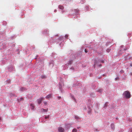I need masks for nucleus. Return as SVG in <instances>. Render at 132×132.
<instances>
[{
    "label": "nucleus",
    "instance_id": "0eeeda50",
    "mask_svg": "<svg viewBox=\"0 0 132 132\" xmlns=\"http://www.w3.org/2000/svg\"><path fill=\"white\" fill-rule=\"evenodd\" d=\"M11 80L10 79L7 80L6 81L5 83L6 84H9L10 83Z\"/></svg>",
    "mask_w": 132,
    "mask_h": 132
},
{
    "label": "nucleus",
    "instance_id": "1a4fd4ad",
    "mask_svg": "<svg viewBox=\"0 0 132 132\" xmlns=\"http://www.w3.org/2000/svg\"><path fill=\"white\" fill-rule=\"evenodd\" d=\"M59 8L60 9H63L64 8L63 6L61 5H59Z\"/></svg>",
    "mask_w": 132,
    "mask_h": 132
},
{
    "label": "nucleus",
    "instance_id": "20e7f679",
    "mask_svg": "<svg viewBox=\"0 0 132 132\" xmlns=\"http://www.w3.org/2000/svg\"><path fill=\"white\" fill-rule=\"evenodd\" d=\"M48 108H47L46 109H44L42 108L41 109V112H47L48 111Z\"/></svg>",
    "mask_w": 132,
    "mask_h": 132
},
{
    "label": "nucleus",
    "instance_id": "9b49d317",
    "mask_svg": "<svg viewBox=\"0 0 132 132\" xmlns=\"http://www.w3.org/2000/svg\"><path fill=\"white\" fill-rule=\"evenodd\" d=\"M77 131V130L76 129L74 128L72 130V132H76Z\"/></svg>",
    "mask_w": 132,
    "mask_h": 132
},
{
    "label": "nucleus",
    "instance_id": "f3484780",
    "mask_svg": "<svg viewBox=\"0 0 132 132\" xmlns=\"http://www.w3.org/2000/svg\"><path fill=\"white\" fill-rule=\"evenodd\" d=\"M75 119H79V118L77 116H76L75 117Z\"/></svg>",
    "mask_w": 132,
    "mask_h": 132
},
{
    "label": "nucleus",
    "instance_id": "aec40b11",
    "mask_svg": "<svg viewBox=\"0 0 132 132\" xmlns=\"http://www.w3.org/2000/svg\"><path fill=\"white\" fill-rule=\"evenodd\" d=\"M119 77H117L116 78H115V79L116 80H118L119 79Z\"/></svg>",
    "mask_w": 132,
    "mask_h": 132
},
{
    "label": "nucleus",
    "instance_id": "c85d7f7f",
    "mask_svg": "<svg viewBox=\"0 0 132 132\" xmlns=\"http://www.w3.org/2000/svg\"><path fill=\"white\" fill-rule=\"evenodd\" d=\"M99 65L100 66H101V65L100 64V65Z\"/></svg>",
    "mask_w": 132,
    "mask_h": 132
},
{
    "label": "nucleus",
    "instance_id": "ddd939ff",
    "mask_svg": "<svg viewBox=\"0 0 132 132\" xmlns=\"http://www.w3.org/2000/svg\"><path fill=\"white\" fill-rule=\"evenodd\" d=\"M44 105L45 106H46L47 105V103L46 102H44Z\"/></svg>",
    "mask_w": 132,
    "mask_h": 132
},
{
    "label": "nucleus",
    "instance_id": "f8f14e48",
    "mask_svg": "<svg viewBox=\"0 0 132 132\" xmlns=\"http://www.w3.org/2000/svg\"><path fill=\"white\" fill-rule=\"evenodd\" d=\"M111 49L110 48H108L107 49L106 51L107 52L109 53Z\"/></svg>",
    "mask_w": 132,
    "mask_h": 132
},
{
    "label": "nucleus",
    "instance_id": "423d86ee",
    "mask_svg": "<svg viewBox=\"0 0 132 132\" xmlns=\"http://www.w3.org/2000/svg\"><path fill=\"white\" fill-rule=\"evenodd\" d=\"M111 127L112 129L114 130L115 127H114V125L113 123H111Z\"/></svg>",
    "mask_w": 132,
    "mask_h": 132
},
{
    "label": "nucleus",
    "instance_id": "6e6552de",
    "mask_svg": "<svg viewBox=\"0 0 132 132\" xmlns=\"http://www.w3.org/2000/svg\"><path fill=\"white\" fill-rule=\"evenodd\" d=\"M73 61L72 60H70L69 61L68 64V65L71 64L72 63Z\"/></svg>",
    "mask_w": 132,
    "mask_h": 132
},
{
    "label": "nucleus",
    "instance_id": "a211bd4d",
    "mask_svg": "<svg viewBox=\"0 0 132 132\" xmlns=\"http://www.w3.org/2000/svg\"><path fill=\"white\" fill-rule=\"evenodd\" d=\"M68 37V35H65V37L66 38H67Z\"/></svg>",
    "mask_w": 132,
    "mask_h": 132
},
{
    "label": "nucleus",
    "instance_id": "b1692460",
    "mask_svg": "<svg viewBox=\"0 0 132 132\" xmlns=\"http://www.w3.org/2000/svg\"><path fill=\"white\" fill-rule=\"evenodd\" d=\"M58 98H59V99H60L61 98V97L60 96H59L58 97Z\"/></svg>",
    "mask_w": 132,
    "mask_h": 132
},
{
    "label": "nucleus",
    "instance_id": "bb28decb",
    "mask_svg": "<svg viewBox=\"0 0 132 132\" xmlns=\"http://www.w3.org/2000/svg\"><path fill=\"white\" fill-rule=\"evenodd\" d=\"M80 128V127H77V128L78 129H79V128Z\"/></svg>",
    "mask_w": 132,
    "mask_h": 132
},
{
    "label": "nucleus",
    "instance_id": "4be33fe9",
    "mask_svg": "<svg viewBox=\"0 0 132 132\" xmlns=\"http://www.w3.org/2000/svg\"><path fill=\"white\" fill-rule=\"evenodd\" d=\"M120 72L121 73H123L124 71L123 70H121V71H120Z\"/></svg>",
    "mask_w": 132,
    "mask_h": 132
},
{
    "label": "nucleus",
    "instance_id": "39448f33",
    "mask_svg": "<svg viewBox=\"0 0 132 132\" xmlns=\"http://www.w3.org/2000/svg\"><path fill=\"white\" fill-rule=\"evenodd\" d=\"M52 96V94H50L48 95L46 97V99L51 98Z\"/></svg>",
    "mask_w": 132,
    "mask_h": 132
},
{
    "label": "nucleus",
    "instance_id": "dca6fc26",
    "mask_svg": "<svg viewBox=\"0 0 132 132\" xmlns=\"http://www.w3.org/2000/svg\"><path fill=\"white\" fill-rule=\"evenodd\" d=\"M31 106H32V109H33L34 108V106L32 104L31 105Z\"/></svg>",
    "mask_w": 132,
    "mask_h": 132
},
{
    "label": "nucleus",
    "instance_id": "4468645a",
    "mask_svg": "<svg viewBox=\"0 0 132 132\" xmlns=\"http://www.w3.org/2000/svg\"><path fill=\"white\" fill-rule=\"evenodd\" d=\"M108 105V103L107 102V103H106L105 104H104V107H106Z\"/></svg>",
    "mask_w": 132,
    "mask_h": 132
},
{
    "label": "nucleus",
    "instance_id": "7ed1b4c3",
    "mask_svg": "<svg viewBox=\"0 0 132 132\" xmlns=\"http://www.w3.org/2000/svg\"><path fill=\"white\" fill-rule=\"evenodd\" d=\"M58 130L59 132H64V129L62 127H58Z\"/></svg>",
    "mask_w": 132,
    "mask_h": 132
},
{
    "label": "nucleus",
    "instance_id": "a878e982",
    "mask_svg": "<svg viewBox=\"0 0 132 132\" xmlns=\"http://www.w3.org/2000/svg\"><path fill=\"white\" fill-rule=\"evenodd\" d=\"M130 74L131 75H132V72H131L130 73Z\"/></svg>",
    "mask_w": 132,
    "mask_h": 132
},
{
    "label": "nucleus",
    "instance_id": "f03ea898",
    "mask_svg": "<svg viewBox=\"0 0 132 132\" xmlns=\"http://www.w3.org/2000/svg\"><path fill=\"white\" fill-rule=\"evenodd\" d=\"M44 98L43 97H42L40 98L37 100L38 103L39 104H40L42 101L44 100Z\"/></svg>",
    "mask_w": 132,
    "mask_h": 132
},
{
    "label": "nucleus",
    "instance_id": "c756f323",
    "mask_svg": "<svg viewBox=\"0 0 132 132\" xmlns=\"http://www.w3.org/2000/svg\"><path fill=\"white\" fill-rule=\"evenodd\" d=\"M116 119H118V118H116Z\"/></svg>",
    "mask_w": 132,
    "mask_h": 132
},
{
    "label": "nucleus",
    "instance_id": "9d476101",
    "mask_svg": "<svg viewBox=\"0 0 132 132\" xmlns=\"http://www.w3.org/2000/svg\"><path fill=\"white\" fill-rule=\"evenodd\" d=\"M41 77L42 78V79H44V78H46V77L44 76V75H42L41 76Z\"/></svg>",
    "mask_w": 132,
    "mask_h": 132
},
{
    "label": "nucleus",
    "instance_id": "2eb2a0df",
    "mask_svg": "<svg viewBox=\"0 0 132 132\" xmlns=\"http://www.w3.org/2000/svg\"><path fill=\"white\" fill-rule=\"evenodd\" d=\"M45 118L46 119H48L49 118V116H45Z\"/></svg>",
    "mask_w": 132,
    "mask_h": 132
},
{
    "label": "nucleus",
    "instance_id": "393cba45",
    "mask_svg": "<svg viewBox=\"0 0 132 132\" xmlns=\"http://www.w3.org/2000/svg\"><path fill=\"white\" fill-rule=\"evenodd\" d=\"M23 100V98L22 97L20 98V100Z\"/></svg>",
    "mask_w": 132,
    "mask_h": 132
},
{
    "label": "nucleus",
    "instance_id": "5701e85b",
    "mask_svg": "<svg viewBox=\"0 0 132 132\" xmlns=\"http://www.w3.org/2000/svg\"><path fill=\"white\" fill-rule=\"evenodd\" d=\"M130 66L131 67H132V63H131L130 64Z\"/></svg>",
    "mask_w": 132,
    "mask_h": 132
},
{
    "label": "nucleus",
    "instance_id": "cd10ccee",
    "mask_svg": "<svg viewBox=\"0 0 132 132\" xmlns=\"http://www.w3.org/2000/svg\"><path fill=\"white\" fill-rule=\"evenodd\" d=\"M55 12H56V10H55Z\"/></svg>",
    "mask_w": 132,
    "mask_h": 132
},
{
    "label": "nucleus",
    "instance_id": "6ab92c4d",
    "mask_svg": "<svg viewBox=\"0 0 132 132\" xmlns=\"http://www.w3.org/2000/svg\"><path fill=\"white\" fill-rule=\"evenodd\" d=\"M96 61H95V63H94V66L95 68V65H96Z\"/></svg>",
    "mask_w": 132,
    "mask_h": 132
},
{
    "label": "nucleus",
    "instance_id": "f257e3e1",
    "mask_svg": "<svg viewBox=\"0 0 132 132\" xmlns=\"http://www.w3.org/2000/svg\"><path fill=\"white\" fill-rule=\"evenodd\" d=\"M123 94L124 96H125L126 98H129L131 97L130 93L128 91H125Z\"/></svg>",
    "mask_w": 132,
    "mask_h": 132
},
{
    "label": "nucleus",
    "instance_id": "412c9836",
    "mask_svg": "<svg viewBox=\"0 0 132 132\" xmlns=\"http://www.w3.org/2000/svg\"><path fill=\"white\" fill-rule=\"evenodd\" d=\"M85 52L86 53H87L88 52V51H87L86 50V49H85Z\"/></svg>",
    "mask_w": 132,
    "mask_h": 132
}]
</instances>
